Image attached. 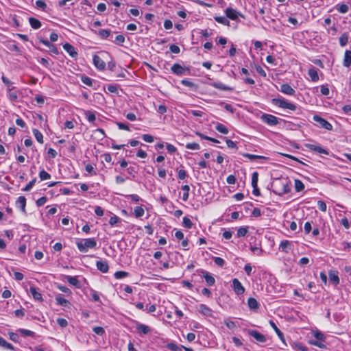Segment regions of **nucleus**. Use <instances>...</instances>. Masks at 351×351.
Instances as JSON below:
<instances>
[{
	"mask_svg": "<svg viewBox=\"0 0 351 351\" xmlns=\"http://www.w3.org/2000/svg\"><path fill=\"white\" fill-rule=\"evenodd\" d=\"M171 71L179 76H182L186 74V73L188 71L187 69L184 68L182 66H181L179 64H174L171 68Z\"/></svg>",
	"mask_w": 351,
	"mask_h": 351,
	"instance_id": "obj_9",
	"label": "nucleus"
},
{
	"mask_svg": "<svg viewBox=\"0 0 351 351\" xmlns=\"http://www.w3.org/2000/svg\"><path fill=\"white\" fill-rule=\"evenodd\" d=\"M330 280L335 285H337L339 283V278L338 276V271L336 270H330L328 272Z\"/></svg>",
	"mask_w": 351,
	"mask_h": 351,
	"instance_id": "obj_20",
	"label": "nucleus"
},
{
	"mask_svg": "<svg viewBox=\"0 0 351 351\" xmlns=\"http://www.w3.org/2000/svg\"><path fill=\"white\" fill-rule=\"evenodd\" d=\"M7 97L12 102H16L18 101V91L15 87L12 88H7Z\"/></svg>",
	"mask_w": 351,
	"mask_h": 351,
	"instance_id": "obj_16",
	"label": "nucleus"
},
{
	"mask_svg": "<svg viewBox=\"0 0 351 351\" xmlns=\"http://www.w3.org/2000/svg\"><path fill=\"white\" fill-rule=\"evenodd\" d=\"M313 335L314 337L315 338V339L323 341H325V337L322 332H320L319 330L313 331Z\"/></svg>",
	"mask_w": 351,
	"mask_h": 351,
	"instance_id": "obj_49",
	"label": "nucleus"
},
{
	"mask_svg": "<svg viewBox=\"0 0 351 351\" xmlns=\"http://www.w3.org/2000/svg\"><path fill=\"white\" fill-rule=\"evenodd\" d=\"M39 178L41 180H46L51 178V175L45 170H42L39 173Z\"/></svg>",
	"mask_w": 351,
	"mask_h": 351,
	"instance_id": "obj_51",
	"label": "nucleus"
},
{
	"mask_svg": "<svg viewBox=\"0 0 351 351\" xmlns=\"http://www.w3.org/2000/svg\"><path fill=\"white\" fill-rule=\"evenodd\" d=\"M81 81L86 85L88 86H93V82H94V80H93L92 78L85 75H82L81 76Z\"/></svg>",
	"mask_w": 351,
	"mask_h": 351,
	"instance_id": "obj_41",
	"label": "nucleus"
},
{
	"mask_svg": "<svg viewBox=\"0 0 351 351\" xmlns=\"http://www.w3.org/2000/svg\"><path fill=\"white\" fill-rule=\"evenodd\" d=\"M349 40V34L348 32H345L341 35L339 37V44L341 47L346 46Z\"/></svg>",
	"mask_w": 351,
	"mask_h": 351,
	"instance_id": "obj_32",
	"label": "nucleus"
},
{
	"mask_svg": "<svg viewBox=\"0 0 351 351\" xmlns=\"http://www.w3.org/2000/svg\"><path fill=\"white\" fill-rule=\"evenodd\" d=\"M304 189V184L300 180H295V189L297 192L302 191Z\"/></svg>",
	"mask_w": 351,
	"mask_h": 351,
	"instance_id": "obj_47",
	"label": "nucleus"
},
{
	"mask_svg": "<svg viewBox=\"0 0 351 351\" xmlns=\"http://www.w3.org/2000/svg\"><path fill=\"white\" fill-rule=\"evenodd\" d=\"M77 249L81 252H87L89 249L95 248L97 241L95 238L80 239L76 242Z\"/></svg>",
	"mask_w": 351,
	"mask_h": 351,
	"instance_id": "obj_1",
	"label": "nucleus"
},
{
	"mask_svg": "<svg viewBox=\"0 0 351 351\" xmlns=\"http://www.w3.org/2000/svg\"><path fill=\"white\" fill-rule=\"evenodd\" d=\"M211 86L215 88L221 90L232 91L233 90V88L232 87L226 86V84H224L220 82H213L211 84Z\"/></svg>",
	"mask_w": 351,
	"mask_h": 351,
	"instance_id": "obj_22",
	"label": "nucleus"
},
{
	"mask_svg": "<svg viewBox=\"0 0 351 351\" xmlns=\"http://www.w3.org/2000/svg\"><path fill=\"white\" fill-rule=\"evenodd\" d=\"M269 324L271 326V328L275 330L276 333L277 334V335L280 338V339L285 343V339H284L283 333L277 327L276 324L272 320L269 321Z\"/></svg>",
	"mask_w": 351,
	"mask_h": 351,
	"instance_id": "obj_26",
	"label": "nucleus"
},
{
	"mask_svg": "<svg viewBox=\"0 0 351 351\" xmlns=\"http://www.w3.org/2000/svg\"><path fill=\"white\" fill-rule=\"evenodd\" d=\"M96 267L102 273H107L109 269L108 262L106 261H97L96 262Z\"/></svg>",
	"mask_w": 351,
	"mask_h": 351,
	"instance_id": "obj_18",
	"label": "nucleus"
},
{
	"mask_svg": "<svg viewBox=\"0 0 351 351\" xmlns=\"http://www.w3.org/2000/svg\"><path fill=\"white\" fill-rule=\"evenodd\" d=\"M243 157L250 159V160H254L256 159H265L266 158L263 156L255 155L252 154L245 153L243 154Z\"/></svg>",
	"mask_w": 351,
	"mask_h": 351,
	"instance_id": "obj_42",
	"label": "nucleus"
},
{
	"mask_svg": "<svg viewBox=\"0 0 351 351\" xmlns=\"http://www.w3.org/2000/svg\"><path fill=\"white\" fill-rule=\"evenodd\" d=\"M56 322L57 324L62 328H64L68 325L67 320L64 318H58Z\"/></svg>",
	"mask_w": 351,
	"mask_h": 351,
	"instance_id": "obj_63",
	"label": "nucleus"
},
{
	"mask_svg": "<svg viewBox=\"0 0 351 351\" xmlns=\"http://www.w3.org/2000/svg\"><path fill=\"white\" fill-rule=\"evenodd\" d=\"M337 10L341 14H346L348 12L349 8L346 4H337L335 6Z\"/></svg>",
	"mask_w": 351,
	"mask_h": 351,
	"instance_id": "obj_40",
	"label": "nucleus"
},
{
	"mask_svg": "<svg viewBox=\"0 0 351 351\" xmlns=\"http://www.w3.org/2000/svg\"><path fill=\"white\" fill-rule=\"evenodd\" d=\"M231 286L234 293L237 295H243L245 291V287L237 278H233L232 280Z\"/></svg>",
	"mask_w": 351,
	"mask_h": 351,
	"instance_id": "obj_4",
	"label": "nucleus"
},
{
	"mask_svg": "<svg viewBox=\"0 0 351 351\" xmlns=\"http://www.w3.org/2000/svg\"><path fill=\"white\" fill-rule=\"evenodd\" d=\"M198 311L202 313L203 315L206 317H212L213 316V310L209 308L208 306L204 304H201L197 307Z\"/></svg>",
	"mask_w": 351,
	"mask_h": 351,
	"instance_id": "obj_14",
	"label": "nucleus"
},
{
	"mask_svg": "<svg viewBox=\"0 0 351 351\" xmlns=\"http://www.w3.org/2000/svg\"><path fill=\"white\" fill-rule=\"evenodd\" d=\"M247 232V229L245 227H241L237 230V237H241L246 235Z\"/></svg>",
	"mask_w": 351,
	"mask_h": 351,
	"instance_id": "obj_60",
	"label": "nucleus"
},
{
	"mask_svg": "<svg viewBox=\"0 0 351 351\" xmlns=\"http://www.w3.org/2000/svg\"><path fill=\"white\" fill-rule=\"evenodd\" d=\"M29 24H30L31 27L33 29H39L41 27V23L37 19H35V18H33V17H30L29 19Z\"/></svg>",
	"mask_w": 351,
	"mask_h": 351,
	"instance_id": "obj_31",
	"label": "nucleus"
},
{
	"mask_svg": "<svg viewBox=\"0 0 351 351\" xmlns=\"http://www.w3.org/2000/svg\"><path fill=\"white\" fill-rule=\"evenodd\" d=\"M95 33L98 34L101 38L106 39L110 36V29H99V31H95Z\"/></svg>",
	"mask_w": 351,
	"mask_h": 351,
	"instance_id": "obj_33",
	"label": "nucleus"
},
{
	"mask_svg": "<svg viewBox=\"0 0 351 351\" xmlns=\"http://www.w3.org/2000/svg\"><path fill=\"white\" fill-rule=\"evenodd\" d=\"M308 74L309 77H311V80L313 82H316L319 80L318 72H317V69L316 68H315L313 66L310 68L308 69Z\"/></svg>",
	"mask_w": 351,
	"mask_h": 351,
	"instance_id": "obj_23",
	"label": "nucleus"
},
{
	"mask_svg": "<svg viewBox=\"0 0 351 351\" xmlns=\"http://www.w3.org/2000/svg\"><path fill=\"white\" fill-rule=\"evenodd\" d=\"M93 61L95 66L99 70H104L106 66L105 62L97 55H94Z\"/></svg>",
	"mask_w": 351,
	"mask_h": 351,
	"instance_id": "obj_13",
	"label": "nucleus"
},
{
	"mask_svg": "<svg viewBox=\"0 0 351 351\" xmlns=\"http://www.w3.org/2000/svg\"><path fill=\"white\" fill-rule=\"evenodd\" d=\"M17 332L21 334L24 337H34L35 333L34 332L27 330V329H23V328H19L17 330Z\"/></svg>",
	"mask_w": 351,
	"mask_h": 351,
	"instance_id": "obj_36",
	"label": "nucleus"
},
{
	"mask_svg": "<svg viewBox=\"0 0 351 351\" xmlns=\"http://www.w3.org/2000/svg\"><path fill=\"white\" fill-rule=\"evenodd\" d=\"M56 300L57 304L64 307H67L70 304L69 301L67 300L66 299L63 298L60 294L56 296Z\"/></svg>",
	"mask_w": 351,
	"mask_h": 351,
	"instance_id": "obj_27",
	"label": "nucleus"
},
{
	"mask_svg": "<svg viewBox=\"0 0 351 351\" xmlns=\"http://www.w3.org/2000/svg\"><path fill=\"white\" fill-rule=\"evenodd\" d=\"M272 104L283 109H289L292 111L296 110V106L295 104L289 102L287 100L282 97L274 98L272 99Z\"/></svg>",
	"mask_w": 351,
	"mask_h": 351,
	"instance_id": "obj_2",
	"label": "nucleus"
},
{
	"mask_svg": "<svg viewBox=\"0 0 351 351\" xmlns=\"http://www.w3.org/2000/svg\"><path fill=\"white\" fill-rule=\"evenodd\" d=\"M258 180V173L256 171H254L252 176V186H257Z\"/></svg>",
	"mask_w": 351,
	"mask_h": 351,
	"instance_id": "obj_55",
	"label": "nucleus"
},
{
	"mask_svg": "<svg viewBox=\"0 0 351 351\" xmlns=\"http://www.w3.org/2000/svg\"><path fill=\"white\" fill-rule=\"evenodd\" d=\"M36 178L33 179L32 181H30L22 190L23 191H30L32 187L34 186L35 182H36Z\"/></svg>",
	"mask_w": 351,
	"mask_h": 351,
	"instance_id": "obj_62",
	"label": "nucleus"
},
{
	"mask_svg": "<svg viewBox=\"0 0 351 351\" xmlns=\"http://www.w3.org/2000/svg\"><path fill=\"white\" fill-rule=\"evenodd\" d=\"M136 331L140 335H147L151 332V328L149 326L136 322Z\"/></svg>",
	"mask_w": 351,
	"mask_h": 351,
	"instance_id": "obj_8",
	"label": "nucleus"
},
{
	"mask_svg": "<svg viewBox=\"0 0 351 351\" xmlns=\"http://www.w3.org/2000/svg\"><path fill=\"white\" fill-rule=\"evenodd\" d=\"M247 305H248V307L250 308V309L253 310V311L257 310L260 306L257 300L254 298H250L248 299Z\"/></svg>",
	"mask_w": 351,
	"mask_h": 351,
	"instance_id": "obj_25",
	"label": "nucleus"
},
{
	"mask_svg": "<svg viewBox=\"0 0 351 351\" xmlns=\"http://www.w3.org/2000/svg\"><path fill=\"white\" fill-rule=\"evenodd\" d=\"M84 115H85L86 119L90 123L94 122L95 121V119H96L95 114V112H93V111L85 110L84 111Z\"/></svg>",
	"mask_w": 351,
	"mask_h": 351,
	"instance_id": "obj_34",
	"label": "nucleus"
},
{
	"mask_svg": "<svg viewBox=\"0 0 351 351\" xmlns=\"http://www.w3.org/2000/svg\"><path fill=\"white\" fill-rule=\"evenodd\" d=\"M85 170L89 174L96 175V171H95V169H94L93 166L92 165H90V164L86 165Z\"/></svg>",
	"mask_w": 351,
	"mask_h": 351,
	"instance_id": "obj_59",
	"label": "nucleus"
},
{
	"mask_svg": "<svg viewBox=\"0 0 351 351\" xmlns=\"http://www.w3.org/2000/svg\"><path fill=\"white\" fill-rule=\"evenodd\" d=\"M113 42L117 45H122L125 42V37L123 35H118L115 37V39Z\"/></svg>",
	"mask_w": 351,
	"mask_h": 351,
	"instance_id": "obj_56",
	"label": "nucleus"
},
{
	"mask_svg": "<svg viewBox=\"0 0 351 351\" xmlns=\"http://www.w3.org/2000/svg\"><path fill=\"white\" fill-rule=\"evenodd\" d=\"M32 132L36 141L40 143H43V136L42 133L37 129H33Z\"/></svg>",
	"mask_w": 351,
	"mask_h": 351,
	"instance_id": "obj_38",
	"label": "nucleus"
},
{
	"mask_svg": "<svg viewBox=\"0 0 351 351\" xmlns=\"http://www.w3.org/2000/svg\"><path fill=\"white\" fill-rule=\"evenodd\" d=\"M142 139L147 143H152L154 141V136L150 134H145L142 135Z\"/></svg>",
	"mask_w": 351,
	"mask_h": 351,
	"instance_id": "obj_61",
	"label": "nucleus"
},
{
	"mask_svg": "<svg viewBox=\"0 0 351 351\" xmlns=\"http://www.w3.org/2000/svg\"><path fill=\"white\" fill-rule=\"evenodd\" d=\"M63 49L72 57L75 58L77 56L75 47L71 44L66 43L63 45Z\"/></svg>",
	"mask_w": 351,
	"mask_h": 351,
	"instance_id": "obj_19",
	"label": "nucleus"
},
{
	"mask_svg": "<svg viewBox=\"0 0 351 351\" xmlns=\"http://www.w3.org/2000/svg\"><path fill=\"white\" fill-rule=\"evenodd\" d=\"M313 120L317 123V126L324 128L327 130H332V125L326 119H323L319 115L315 114L313 117Z\"/></svg>",
	"mask_w": 351,
	"mask_h": 351,
	"instance_id": "obj_3",
	"label": "nucleus"
},
{
	"mask_svg": "<svg viewBox=\"0 0 351 351\" xmlns=\"http://www.w3.org/2000/svg\"><path fill=\"white\" fill-rule=\"evenodd\" d=\"M167 348L171 351H182L184 346L178 345L174 342H170L167 344Z\"/></svg>",
	"mask_w": 351,
	"mask_h": 351,
	"instance_id": "obj_28",
	"label": "nucleus"
},
{
	"mask_svg": "<svg viewBox=\"0 0 351 351\" xmlns=\"http://www.w3.org/2000/svg\"><path fill=\"white\" fill-rule=\"evenodd\" d=\"M66 281L71 285L77 288L81 287V284L78 280L77 276H66Z\"/></svg>",
	"mask_w": 351,
	"mask_h": 351,
	"instance_id": "obj_21",
	"label": "nucleus"
},
{
	"mask_svg": "<svg viewBox=\"0 0 351 351\" xmlns=\"http://www.w3.org/2000/svg\"><path fill=\"white\" fill-rule=\"evenodd\" d=\"M201 274V276L205 279L207 285L213 286L215 283V278L208 271L202 270Z\"/></svg>",
	"mask_w": 351,
	"mask_h": 351,
	"instance_id": "obj_12",
	"label": "nucleus"
},
{
	"mask_svg": "<svg viewBox=\"0 0 351 351\" xmlns=\"http://www.w3.org/2000/svg\"><path fill=\"white\" fill-rule=\"evenodd\" d=\"M182 190L184 191L182 199L184 202H186L189 197L190 187L189 185H184L182 186Z\"/></svg>",
	"mask_w": 351,
	"mask_h": 351,
	"instance_id": "obj_35",
	"label": "nucleus"
},
{
	"mask_svg": "<svg viewBox=\"0 0 351 351\" xmlns=\"http://www.w3.org/2000/svg\"><path fill=\"white\" fill-rule=\"evenodd\" d=\"M36 117L40 121L41 127L45 128L47 125V119L42 114H37Z\"/></svg>",
	"mask_w": 351,
	"mask_h": 351,
	"instance_id": "obj_48",
	"label": "nucleus"
},
{
	"mask_svg": "<svg viewBox=\"0 0 351 351\" xmlns=\"http://www.w3.org/2000/svg\"><path fill=\"white\" fill-rule=\"evenodd\" d=\"M250 250L253 253H254L257 255H259V256L261 255L262 252H263L262 249L258 245H251Z\"/></svg>",
	"mask_w": 351,
	"mask_h": 351,
	"instance_id": "obj_52",
	"label": "nucleus"
},
{
	"mask_svg": "<svg viewBox=\"0 0 351 351\" xmlns=\"http://www.w3.org/2000/svg\"><path fill=\"white\" fill-rule=\"evenodd\" d=\"M182 225L184 227L190 229L193 226V223L188 217H184L182 219Z\"/></svg>",
	"mask_w": 351,
	"mask_h": 351,
	"instance_id": "obj_45",
	"label": "nucleus"
},
{
	"mask_svg": "<svg viewBox=\"0 0 351 351\" xmlns=\"http://www.w3.org/2000/svg\"><path fill=\"white\" fill-rule=\"evenodd\" d=\"M16 205L23 212H25L26 198L24 196L19 197L16 202Z\"/></svg>",
	"mask_w": 351,
	"mask_h": 351,
	"instance_id": "obj_24",
	"label": "nucleus"
},
{
	"mask_svg": "<svg viewBox=\"0 0 351 351\" xmlns=\"http://www.w3.org/2000/svg\"><path fill=\"white\" fill-rule=\"evenodd\" d=\"M215 129L217 131L223 134H227L228 133V129L221 123H217L215 126Z\"/></svg>",
	"mask_w": 351,
	"mask_h": 351,
	"instance_id": "obj_43",
	"label": "nucleus"
},
{
	"mask_svg": "<svg viewBox=\"0 0 351 351\" xmlns=\"http://www.w3.org/2000/svg\"><path fill=\"white\" fill-rule=\"evenodd\" d=\"M317 207L321 211L323 212H325L327 208L326 203L322 200H319L317 202Z\"/></svg>",
	"mask_w": 351,
	"mask_h": 351,
	"instance_id": "obj_64",
	"label": "nucleus"
},
{
	"mask_svg": "<svg viewBox=\"0 0 351 351\" xmlns=\"http://www.w3.org/2000/svg\"><path fill=\"white\" fill-rule=\"evenodd\" d=\"M36 5L37 8L45 10L47 8V4L43 0H37L36 1Z\"/></svg>",
	"mask_w": 351,
	"mask_h": 351,
	"instance_id": "obj_58",
	"label": "nucleus"
},
{
	"mask_svg": "<svg viewBox=\"0 0 351 351\" xmlns=\"http://www.w3.org/2000/svg\"><path fill=\"white\" fill-rule=\"evenodd\" d=\"M214 19L219 23H221L226 26H230V21L225 16H215Z\"/></svg>",
	"mask_w": 351,
	"mask_h": 351,
	"instance_id": "obj_39",
	"label": "nucleus"
},
{
	"mask_svg": "<svg viewBox=\"0 0 351 351\" xmlns=\"http://www.w3.org/2000/svg\"><path fill=\"white\" fill-rule=\"evenodd\" d=\"M282 189L279 191L278 193L280 194H286L288 193L290 190V184H289V182L285 181L281 182Z\"/></svg>",
	"mask_w": 351,
	"mask_h": 351,
	"instance_id": "obj_30",
	"label": "nucleus"
},
{
	"mask_svg": "<svg viewBox=\"0 0 351 351\" xmlns=\"http://www.w3.org/2000/svg\"><path fill=\"white\" fill-rule=\"evenodd\" d=\"M145 214V210L142 206H136L134 209V215L136 218L143 217Z\"/></svg>",
	"mask_w": 351,
	"mask_h": 351,
	"instance_id": "obj_37",
	"label": "nucleus"
},
{
	"mask_svg": "<svg viewBox=\"0 0 351 351\" xmlns=\"http://www.w3.org/2000/svg\"><path fill=\"white\" fill-rule=\"evenodd\" d=\"M186 148L192 150H199L200 149V146L197 143H189L186 145Z\"/></svg>",
	"mask_w": 351,
	"mask_h": 351,
	"instance_id": "obj_50",
	"label": "nucleus"
},
{
	"mask_svg": "<svg viewBox=\"0 0 351 351\" xmlns=\"http://www.w3.org/2000/svg\"><path fill=\"white\" fill-rule=\"evenodd\" d=\"M293 247L292 241L282 240L279 245V250L282 252L288 253Z\"/></svg>",
	"mask_w": 351,
	"mask_h": 351,
	"instance_id": "obj_11",
	"label": "nucleus"
},
{
	"mask_svg": "<svg viewBox=\"0 0 351 351\" xmlns=\"http://www.w3.org/2000/svg\"><path fill=\"white\" fill-rule=\"evenodd\" d=\"M8 335H9V337L10 339L14 341V342H16V343H19V336L17 333H15V332H8Z\"/></svg>",
	"mask_w": 351,
	"mask_h": 351,
	"instance_id": "obj_54",
	"label": "nucleus"
},
{
	"mask_svg": "<svg viewBox=\"0 0 351 351\" xmlns=\"http://www.w3.org/2000/svg\"><path fill=\"white\" fill-rule=\"evenodd\" d=\"M351 65V51L346 50L344 54L343 66L349 67Z\"/></svg>",
	"mask_w": 351,
	"mask_h": 351,
	"instance_id": "obj_29",
	"label": "nucleus"
},
{
	"mask_svg": "<svg viewBox=\"0 0 351 351\" xmlns=\"http://www.w3.org/2000/svg\"><path fill=\"white\" fill-rule=\"evenodd\" d=\"M248 334L250 337L254 338L258 342L264 343L267 341L265 336L260 333L257 330H250L248 331Z\"/></svg>",
	"mask_w": 351,
	"mask_h": 351,
	"instance_id": "obj_10",
	"label": "nucleus"
},
{
	"mask_svg": "<svg viewBox=\"0 0 351 351\" xmlns=\"http://www.w3.org/2000/svg\"><path fill=\"white\" fill-rule=\"evenodd\" d=\"M213 261L217 265L221 267H223L226 263L225 261L221 257H214Z\"/></svg>",
	"mask_w": 351,
	"mask_h": 351,
	"instance_id": "obj_53",
	"label": "nucleus"
},
{
	"mask_svg": "<svg viewBox=\"0 0 351 351\" xmlns=\"http://www.w3.org/2000/svg\"><path fill=\"white\" fill-rule=\"evenodd\" d=\"M29 292L35 300L39 302L43 301L42 294L38 291L36 287L31 286Z\"/></svg>",
	"mask_w": 351,
	"mask_h": 351,
	"instance_id": "obj_17",
	"label": "nucleus"
},
{
	"mask_svg": "<svg viewBox=\"0 0 351 351\" xmlns=\"http://www.w3.org/2000/svg\"><path fill=\"white\" fill-rule=\"evenodd\" d=\"M225 14L227 18L234 21L237 20L239 16H241V18H244V15L242 13L237 11L236 10L232 8H227L225 10Z\"/></svg>",
	"mask_w": 351,
	"mask_h": 351,
	"instance_id": "obj_6",
	"label": "nucleus"
},
{
	"mask_svg": "<svg viewBox=\"0 0 351 351\" xmlns=\"http://www.w3.org/2000/svg\"><path fill=\"white\" fill-rule=\"evenodd\" d=\"M2 82L6 85L7 88H12L14 86H12L13 83L8 80L6 77L4 75H2L1 77Z\"/></svg>",
	"mask_w": 351,
	"mask_h": 351,
	"instance_id": "obj_57",
	"label": "nucleus"
},
{
	"mask_svg": "<svg viewBox=\"0 0 351 351\" xmlns=\"http://www.w3.org/2000/svg\"><path fill=\"white\" fill-rule=\"evenodd\" d=\"M304 146L308 149L309 150L312 151V152H317V153H319V154H325V155H328L329 154V152L326 149H324L322 148V147L317 145H315V144H311V143H306L304 145Z\"/></svg>",
	"mask_w": 351,
	"mask_h": 351,
	"instance_id": "obj_7",
	"label": "nucleus"
},
{
	"mask_svg": "<svg viewBox=\"0 0 351 351\" xmlns=\"http://www.w3.org/2000/svg\"><path fill=\"white\" fill-rule=\"evenodd\" d=\"M280 91L287 95H294L295 90L288 84H282L280 86Z\"/></svg>",
	"mask_w": 351,
	"mask_h": 351,
	"instance_id": "obj_15",
	"label": "nucleus"
},
{
	"mask_svg": "<svg viewBox=\"0 0 351 351\" xmlns=\"http://www.w3.org/2000/svg\"><path fill=\"white\" fill-rule=\"evenodd\" d=\"M310 343L311 345L315 346L319 348H326V345L324 343V341H323L317 340V339L311 340Z\"/></svg>",
	"mask_w": 351,
	"mask_h": 351,
	"instance_id": "obj_46",
	"label": "nucleus"
},
{
	"mask_svg": "<svg viewBox=\"0 0 351 351\" xmlns=\"http://www.w3.org/2000/svg\"><path fill=\"white\" fill-rule=\"evenodd\" d=\"M261 119L265 123L271 126L276 125L278 123V118L269 114H263L261 117Z\"/></svg>",
	"mask_w": 351,
	"mask_h": 351,
	"instance_id": "obj_5",
	"label": "nucleus"
},
{
	"mask_svg": "<svg viewBox=\"0 0 351 351\" xmlns=\"http://www.w3.org/2000/svg\"><path fill=\"white\" fill-rule=\"evenodd\" d=\"M129 273L124 271H116L114 274V276L116 279H122L123 278L129 276Z\"/></svg>",
	"mask_w": 351,
	"mask_h": 351,
	"instance_id": "obj_44",
	"label": "nucleus"
}]
</instances>
